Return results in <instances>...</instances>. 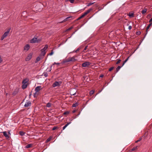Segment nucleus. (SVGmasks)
Returning a JSON list of instances; mask_svg holds the SVG:
<instances>
[{
  "mask_svg": "<svg viewBox=\"0 0 152 152\" xmlns=\"http://www.w3.org/2000/svg\"><path fill=\"white\" fill-rule=\"evenodd\" d=\"M31 103L30 101H27L26 102L24 105V106L25 107H28V106L31 105Z\"/></svg>",
  "mask_w": 152,
  "mask_h": 152,
  "instance_id": "obj_8",
  "label": "nucleus"
},
{
  "mask_svg": "<svg viewBox=\"0 0 152 152\" xmlns=\"http://www.w3.org/2000/svg\"><path fill=\"white\" fill-rule=\"evenodd\" d=\"M32 144H28L25 147L26 148H29L31 147Z\"/></svg>",
  "mask_w": 152,
  "mask_h": 152,
  "instance_id": "obj_20",
  "label": "nucleus"
},
{
  "mask_svg": "<svg viewBox=\"0 0 152 152\" xmlns=\"http://www.w3.org/2000/svg\"><path fill=\"white\" fill-rule=\"evenodd\" d=\"M80 113H79L76 116H74L73 117V119H75V118H76L78 116V115H80Z\"/></svg>",
  "mask_w": 152,
  "mask_h": 152,
  "instance_id": "obj_43",
  "label": "nucleus"
},
{
  "mask_svg": "<svg viewBox=\"0 0 152 152\" xmlns=\"http://www.w3.org/2000/svg\"><path fill=\"white\" fill-rule=\"evenodd\" d=\"M32 56V54L31 53H30L28 55L27 57L26 58V61H27L30 60Z\"/></svg>",
  "mask_w": 152,
  "mask_h": 152,
  "instance_id": "obj_6",
  "label": "nucleus"
},
{
  "mask_svg": "<svg viewBox=\"0 0 152 152\" xmlns=\"http://www.w3.org/2000/svg\"><path fill=\"white\" fill-rule=\"evenodd\" d=\"M31 92H32V91L31 92H30V94L29 95V96L30 97L32 95Z\"/></svg>",
  "mask_w": 152,
  "mask_h": 152,
  "instance_id": "obj_54",
  "label": "nucleus"
},
{
  "mask_svg": "<svg viewBox=\"0 0 152 152\" xmlns=\"http://www.w3.org/2000/svg\"><path fill=\"white\" fill-rule=\"evenodd\" d=\"M72 28H73V27H71L69 28H68V29H67L66 30V31H68L70 30L71 29H72Z\"/></svg>",
  "mask_w": 152,
  "mask_h": 152,
  "instance_id": "obj_38",
  "label": "nucleus"
},
{
  "mask_svg": "<svg viewBox=\"0 0 152 152\" xmlns=\"http://www.w3.org/2000/svg\"><path fill=\"white\" fill-rule=\"evenodd\" d=\"M37 41V38L35 37L33 38L31 40L30 42L31 43H36Z\"/></svg>",
  "mask_w": 152,
  "mask_h": 152,
  "instance_id": "obj_9",
  "label": "nucleus"
},
{
  "mask_svg": "<svg viewBox=\"0 0 152 152\" xmlns=\"http://www.w3.org/2000/svg\"><path fill=\"white\" fill-rule=\"evenodd\" d=\"M152 21V18H151V19L149 20V22L150 23H151Z\"/></svg>",
  "mask_w": 152,
  "mask_h": 152,
  "instance_id": "obj_53",
  "label": "nucleus"
},
{
  "mask_svg": "<svg viewBox=\"0 0 152 152\" xmlns=\"http://www.w3.org/2000/svg\"><path fill=\"white\" fill-rule=\"evenodd\" d=\"M61 83V82H59L57 81H55L54 83L53 84L52 86L53 87H55L56 86H60Z\"/></svg>",
  "mask_w": 152,
  "mask_h": 152,
  "instance_id": "obj_5",
  "label": "nucleus"
},
{
  "mask_svg": "<svg viewBox=\"0 0 152 152\" xmlns=\"http://www.w3.org/2000/svg\"><path fill=\"white\" fill-rule=\"evenodd\" d=\"M30 48V45L28 44H26L24 47V50L26 51L28 50Z\"/></svg>",
  "mask_w": 152,
  "mask_h": 152,
  "instance_id": "obj_10",
  "label": "nucleus"
},
{
  "mask_svg": "<svg viewBox=\"0 0 152 152\" xmlns=\"http://www.w3.org/2000/svg\"><path fill=\"white\" fill-rule=\"evenodd\" d=\"M48 45H46L42 49V51H45V50H47V49L48 48Z\"/></svg>",
  "mask_w": 152,
  "mask_h": 152,
  "instance_id": "obj_18",
  "label": "nucleus"
},
{
  "mask_svg": "<svg viewBox=\"0 0 152 152\" xmlns=\"http://www.w3.org/2000/svg\"><path fill=\"white\" fill-rule=\"evenodd\" d=\"M53 50H51V52L50 53L49 55L51 56V55H52L53 54Z\"/></svg>",
  "mask_w": 152,
  "mask_h": 152,
  "instance_id": "obj_41",
  "label": "nucleus"
},
{
  "mask_svg": "<svg viewBox=\"0 0 152 152\" xmlns=\"http://www.w3.org/2000/svg\"><path fill=\"white\" fill-rule=\"evenodd\" d=\"M141 140V138L140 139H139V140H137V141H135V142L136 143L140 141Z\"/></svg>",
  "mask_w": 152,
  "mask_h": 152,
  "instance_id": "obj_48",
  "label": "nucleus"
},
{
  "mask_svg": "<svg viewBox=\"0 0 152 152\" xmlns=\"http://www.w3.org/2000/svg\"><path fill=\"white\" fill-rule=\"evenodd\" d=\"M57 128V127L56 126H54L52 129V130H55V129H56Z\"/></svg>",
  "mask_w": 152,
  "mask_h": 152,
  "instance_id": "obj_44",
  "label": "nucleus"
},
{
  "mask_svg": "<svg viewBox=\"0 0 152 152\" xmlns=\"http://www.w3.org/2000/svg\"><path fill=\"white\" fill-rule=\"evenodd\" d=\"M41 41V39H37V41L36 43L39 42Z\"/></svg>",
  "mask_w": 152,
  "mask_h": 152,
  "instance_id": "obj_39",
  "label": "nucleus"
},
{
  "mask_svg": "<svg viewBox=\"0 0 152 152\" xmlns=\"http://www.w3.org/2000/svg\"><path fill=\"white\" fill-rule=\"evenodd\" d=\"M57 64V65H59L60 64V63H56V62H54L53 64V65H54V64Z\"/></svg>",
  "mask_w": 152,
  "mask_h": 152,
  "instance_id": "obj_45",
  "label": "nucleus"
},
{
  "mask_svg": "<svg viewBox=\"0 0 152 152\" xmlns=\"http://www.w3.org/2000/svg\"><path fill=\"white\" fill-rule=\"evenodd\" d=\"M152 24V23H150L148 26L147 27V28H146V34H145V35L144 36V38H145V36H146V35L147 34V33H148V29L149 28V27H150V26Z\"/></svg>",
  "mask_w": 152,
  "mask_h": 152,
  "instance_id": "obj_12",
  "label": "nucleus"
},
{
  "mask_svg": "<svg viewBox=\"0 0 152 152\" xmlns=\"http://www.w3.org/2000/svg\"><path fill=\"white\" fill-rule=\"evenodd\" d=\"M41 57H41V56H39L38 57H37L35 61V62L36 63H37L38 61H39L40 60Z\"/></svg>",
  "mask_w": 152,
  "mask_h": 152,
  "instance_id": "obj_15",
  "label": "nucleus"
},
{
  "mask_svg": "<svg viewBox=\"0 0 152 152\" xmlns=\"http://www.w3.org/2000/svg\"><path fill=\"white\" fill-rule=\"evenodd\" d=\"M69 113V112L68 111H66L65 112H64V113H63V114L64 115H66V114H68Z\"/></svg>",
  "mask_w": 152,
  "mask_h": 152,
  "instance_id": "obj_33",
  "label": "nucleus"
},
{
  "mask_svg": "<svg viewBox=\"0 0 152 152\" xmlns=\"http://www.w3.org/2000/svg\"><path fill=\"white\" fill-rule=\"evenodd\" d=\"M80 50V48H78L76 50L74 51V52L77 53V51H79Z\"/></svg>",
  "mask_w": 152,
  "mask_h": 152,
  "instance_id": "obj_37",
  "label": "nucleus"
},
{
  "mask_svg": "<svg viewBox=\"0 0 152 152\" xmlns=\"http://www.w3.org/2000/svg\"><path fill=\"white\" fill-rule=\"evenodd\" d=\"M146 11L147 9H145L142 11V13L143 14H144L146 12Z\"/></svg>",
  "mask_w": 152,
  "mask_h": 152,
  "instance_id": "obj_23",
  "label": "nucleus"
},
{
  "mask_svg": "<svg viewBox=\"0 0 152 152\" xmlns=\"http://www.w3.org/2000/svg\"><path fill=\"white\" fill-rule=\"evenodd\" d=\"M70 18V17H68L66 18L64 20V21H66L67 19L69 18Z\"/></svg>",
  "mask_w": 152,
  "mask_h": 152,
  "instance_id": "obj_42",
  "label": "nucleus"
},
{
  "mask_svg": "<svg viewBox=\"0 0 152 152\" xmlns=\"http://www.w3.org/2000/svg\"><path fill=\"white\" fill-rule=\"evenodd\" d=\"M51 138H52V137H50L49 138H48L47 139V140H46V142H49V141H50Z\"/></svg>",
  "mask_w": 152,
  "mask_h": 152,
  "instance_id": "obj_31",
  "label": "nucleus"
},
{
  "mask_svg": "<svg viewBox=\"0 0 152 152\" xmlns=\"http://www.w3.org/2000/svg\"><path fill=\"white\" fill-rule=\"evenodd\" d=\"M129 58V57H128L127 58H126L123 62V63L122 64V66L126 62V61L128 60Z\"/></svg>",
  "mask_w": 152,
  "mask_h": 152,
  "instance_id": "obj_22",
  "label": "nucleus"
},
{
  "mask_svg": "<svg viewBox=\"0 0 152 152\" xmlns=\"http://www.w3.org/2000/svg\"><path fill=\"white\" fill-rule=\"evenodd\" d=\"M104 88H102V89L101 90H100L99 91L98 93H100L102 91L103 89Z\"/></svg>",
  "mask_w": 152,
  "mask_h": 152,
  "instance_id": "obj_50",
  "label": "nucleus"
},
{
  "mask_svg": "<svg viewBox=\"0 0 152 152\" xmlns=\"http://www.w3.org/2000/svg\"><path fill=\"white\" fill-rule=\"evenodd\" d=\"M10 30V29H9L7 31L5 32L4 34L2 36L1 40H2L4 38H6L8 35Z\"/></svg>",
  "mask_w": 152,
  "mask_h": 152,
  "instance_id": "obj_2",
  "label": "nucleus"
},
{
  "mask_svg": "<svg viewBox=\"0 0 152 152\" xmlns=\"http://www.w3.org/2000/svg\"><path fill=\"white\" fill-rule=\"evenodd\" d=\"M121 66H118V67L116 68V73L117 72L119 71V70L121 69Z\"/></svg>",
  "mask_w": 152,
  "mask_h": 152,
  "instance_id": "obj_21",
  "label": "nucleus"
},
{
  "mask_svg": "<svg viewBox=\"0 0 152 152\" xmlns=\"http://www.w3.org/2000/svg\"><path fill=\"white\" fill-rule=\"evenodd\" d=\"M71 123V122H69L67 123L63 127V130H64L68 126L69 124Z\"/></svg>",
  "mask_w": 152,
  "mask_h": 152,
  "instance_id": "obj_16",
  "label": "nucleus"
},
{
  "mask_svg": "<svg viewBox=\"0 0 152 152\" xmlns=\"http://www.w3.org/2000/svg\"><path fill=\"white\" fill-rule=\"evenodd\" d=\"M42 89V88H41V86H38L35 89V93L34 94V96H36V94H37L38 95V94H37V92Z\"/></svg>",
  "mask_w": 152,
  "mask_h": 152,
  "instance_id": "obj_3",
  "label": "nucleus"
},
{
  "mask_svg": "<svg viewBox=\"0 0 152 152\" xmlns=\"http://www.w3.org/2000/svg\"><path fill=\"white\" fill-rule=\"evenodd\" d=\"M8 134L10 135H11V133H10V131H9L8 132Z\"/></svg>",
  "mask_w": 152,
  "mask_h": 152,
  "instance_id": "obj_56",
  "label": "nucleus"
},
{
  "mask_svg": "<svg viewBox=\"0 0 152 152\" xmlns=\"http://www.w3.org/2000/svg\"><path fill=\"white\" fill-rule=\"evenodd\" d=\"M70 62V61L69 58H67V59L64 60L63 61V63H66L67 62Z\"/></svg>",
  "mask_w": 152,
  "mask_h": 152,
  "instance_id": "obj_14",
  "label": "nucleus"
},
{
  "mask_svg": "<svg viewBox=\"0 0 152 152\" xmlns=\"http://www.w3.org/2000/svg\"><path fill=\"white\" fill-rule=\"evenodd\" d=\"M78 105V103H74L72 104V107H76Z\"/></svg>",
  "mask_w": 152,
  "mask_h": 152,
  "instance_id": "obj_27",
  "label": "nucleus"
},
{
  "mask_svg": "<svg viewBox=\"0 0 152 152\" xmlns=\"http://www.w3.org/2000/svg\"><path fill=\"white\" fill-rule=\"evenodd\" d=\"M28 81V80L27 79H24L22 81L23 84H27V83Z\"/></svg>",
  "mask_w": 152,
  "mask_h": 152,
  "instance_id": "obj_17",
  "label": "nucleus"
},
{
  "mask_svg": "<svg viewBox=\"0 0 152 152\" xmlns=\"http://www.w3.org/2000/svg\"><path fill=\"white\" fill-rule=\"evenodd\" d=\"M75 56H73L72 57H69L70 61H75L76 60V59H75Z\"/></svg>",
  "mask_w": 152,
  "mask_h": 152,
  "instance_id": "obj_11",
  "label": "nucleus"
},
{
  "mask_svg": "<svg viewBox=\"0 0 152 152\" xmlns=\"http://www.w3.org/2000/svg\"><path fill=\"white\" fill-rule=\"evenodd\" d=\"M94 91H93V90H91V91H90V93H89L90 95L91 96L94 93Z\"/></svg>",
  "mask_w": 152,
  "mask_h": 152,
  "instance_id": "obj_28",
  "label": "nucleus"
},
{
  "mask_svg": "<svg viewBox=\"0 0 152 152\" xmlns=\"http://www.w3.org/2000/svg\"><path fill=\"white\" fill-rule=\"evenodd\" d=\"M76 91H75V92L74 93H73V92H72V91H71L70 92V94L71 95H75L76 94Z\"/></svg>",
  "mask_w": 152,
  "mask_h": 152,
  "instance_id": "obj_30",
  "label": "nucleus"
},
{
  "mask_svg": "<svg viewBox=\"0 0 152 152\" xmlns=\"http://www.w3.org/2000/svg\"><path fill=\"white\" fill-rule=\"evenodd\" d=\"M41 53L39 56L41 57L44 56L46 54V52L44 51H42V50H41Z\"/></svg>",
  "mask_w": 152,
  "mask_h": 152,
  "instance_id": "obj_13",
  "label": "nucleus"
},
{
  "mask_svg": "<svg viewBox=\"0 0 152 152\" xmlns=\"http://www.w3.org/2000/svg\"><path fill=\"white\" fill-rule=\"evenodd\" d=\"M43 75L46 77L48 76V74L46 72H44L43 74Z\"/></svg>",
  "mask_w": 152,
  "mask_h": 152,
  "instance_id": "obj_25",
  "label": "nucleus"
},
{
  "mask_svg": "<svg viewBox=\"0 0 152 152\" xmlns=\"http://www.w3.org/2000/svg\"><path fill=\"white\" fill-rule=\"evenodd\" d=\"M121 61V60L120 59H118V61L116 63V64H118Z\"/></svg>",
  "mask_w": 152,
  "mask_h": 152,
  "instance_id": "obj_34",
  "label": "nucleus"
},
{
  "mask_svg": "<svg viewBox=\"0 0 152 152\" xmlns=\"http://www.w3.org/2000/svg\"><path fill=\"white\" fill-rule=\"evenodd\" d=\"M94 3H91V2H90L87 5V6H89L92 4H93Z\"/></svg>",
  "mask_w": 152,
  "mask_h": 152,
  "instance_id": "obj_32",
  "label": "nucleus"
},
{
  "mask_svg": "<svg viewBox=\"0 0 152 152\" xmlns=\"http://www.w3.org/2000/svg\"><path fill=\"white\" fill-rule=\"evenodd\" d=\"M91 64V63L88 61H86L82 64V66L83 67H88Z\"/></svg>",
  "mask_w": 152,
  "mask_h": 152,
  "instance_id": "obj_4",
  "label": "nucleus"
},
{
  "mask_svg": "<svg viewBox=\"0 0 152 152\" xmlns=\"http://www.w3.org/2000/svg\"><path fill=\"white\" fill-rule=\"evenodd\" d=\"M114 67H110L109 69V71H111L113 69H114Z\"/></svg>",
  "mask_w": 152,
  "mask_h": 152,
  "instance_id": "obj_36",
  "label": "nucleus"
},
{
  "mask_svg": "<svg viewBox=\"0 0 152 152\" xmlns=\"http://www.w3.org/2000/svg\"><path fill=\"white\" fill-rule=\"evenodd\" d=\"M132 28V27L131 26H129L128 28L129 30H131Z\"/></svg>",
  "mask_w": 152,
  "mask_h": 152,
  "instance_id": "obj_52",
  "label": "nucleus"
},
{
  "mask_svg": "<svg viewBox=\"0 0 152 152\" xmlns=\"http://www.w3.org/2000/svg\"><path fill=\"white\" fill-rule=\"evenodd\" d=\"M75 112H76V110H73V111H72V113H75Z\"/></svg>",
  "mask_w": 152,
  "mask_h": 152,
  "instance_id": "obj_55",
  "label": "nucleus"
},
{
  "mask_svg": "<svg viewBox=\"0 0 152 152\" xmlns=\"http://www.w3.org/2000/svg\"><path fill=\"white\" fill-rule=\"evenodd\" d=\"M4 135L5 137L7 139H9L10 138V136L8 135L6 131H4L2 132Z\"/></svg>",
  "mask_w": 152,
  "mask_h": 152,
  "instance_id": "obj_7",
  "label": "nucleus"
},
{
  "mask_svg": "<svg viewBox=\"0 0 152 152\" xmlns=\"http://www.w3.org/2000/svg\"><path fill=\"white\" fill-rule=\"evenodd\" d=\"M51 106V104L50 103L48 102L47 104L46 107H50Z\"/></svg>",
  "mask_w": 152,
  "mask_h": 152,
  "instance_id": "obj_26",
  "label": "nucleus"
},
{
  "mask_svg": "<svg viewBox=\"0 0 152 152\" xmlns=\"http://www.w3.org/2000/svg\"><path fill=\"white\" fill-rule=\"evenodd\" d=\"M19 134L21 136H23L25 134V133L23 131H20L19 132Z\"/></svg>",
  "mask_w": 152,
  "mask_h": 152,
  "instance_id": "obj_24",
  "label": "nucleus"
},
{
  "mask_svg": "<svg viewBox=\"0 0 152 152\" xmlns=\"http://www.w3.org/2000/svg\"><path fill=\"white\" fill-rule=\"evenodd\" d=\"M137 146H136V147H134L131 149V151H133L136 150L137 148Z\"/></svg>",
  "mask_w": 152,
  "mask_h": 152,
  "instance_id": "obj_29",
  "label": "nucleus"
},
{
  "mask_svg": "<svg viewBox=\"0 0 152 152\" xmlns=\"http://www.w3.org/2000/svg\"><path fill=\"white\" fill-rule=\"evenodd\" d=\"M27 86V84H23V85L22 86V88L23 89H25L26 88Z\"/></svg>",
  "mask_w": 152,
  "mask_h": 152,
  "instance_id": "obj_19",
  "label": "nucleus"
},
{
  "mask_svg": "<svg viewBox=\"0 0 152 152\" xmlns=\"http://www.w3.org/2000/svg\"><path fill=\"white\" fill-rule=\"evenodd\" d=\"M2 61V60L1 58V56H0V63H1Z\"/></svg>",
  "mask_w": 152,
  "mask_h": 152,
  "instance_id": "obj_49",
  "label": "nucleus"
},
{
  "mask_svg": "<svg viewBox=\"0 0 152 152\" xmlns=\"http://www.w3.org/2000/svg\"><path fill=\"white\" fill-rule=\"evenodd\" d=\"M100 77H103V75H100Z\"/></svg>",
  "mask_w": 152,
  "mask_h": 152,
  "instance_id": "obj_57",
  "label": "nucleus"
},
{
  "mask_svg": "<svg viewBox=\"0 0 152 152\" xmlns=\"http://www.w3.org/2000/svg\"><path fill=\"white\" fill-rule=\"evenodd\" d=\"M141 34V32L140 31L136 32V34L137 35H139Z\"/></svg>",
  "mask_w": 152,
  "mask_h": 152,
  "instance_id": "obj_35",
  "label": "nucleus"
},
{
  "mask_svg": "<svg viewBox=\"0 0 152 152\" xmlns=\"http://www.w3.org/2000/svg\"><path fill=\"white\" fill-rule=\"evenodd\" d=\"M87 47H88V46H86L85 47V48H84L83 51H84L85 50H86V49L87 48Z\"/></svg>",
  "mask_w": 152,
  "mask_h": 152,
  "instance_id": "obj_46",
  "label": "nucleus"
},
{
  "mask_svg": "<svg viewBox=\"0 0 152 152\" xmlns=\"http://www.w3.org/2000/svg\"><path fill=\"white\" fill-rule=\"evenodd\" d=\"M68 1H69L70 3H73L74 2V0H67Z\"/></svg>",
  "mask_w": 152,
  "mask_h": 152,
  "instance_id": "obj_40",
  "label": "nucleus"
},
{
  "mask_svg": "<svg viewBox=\"0 0 152 152\" xmlns=\"http://www.w3.org/2000/svg\"><path fill=\"white\" fill-rule=\"evenodd\" d=\"M129 16L130 17H133V14L132 13L131 14L129 15Z\"/></svg>",
  "mask_w": 152,
  "mask_h": 152,
  "instance_id": "obj_51",
  "label": "nucleus"
},
{
  "mask_svg": "<svg viewBox=\"0 0 152 152\" xmlns=\"http://www.w3.org/2000/svg\"><path fill=\"white\" fill-rule=\"evenodd\" d=\"M52 66H53V65H52L50 67V69L49 70V72H50L51 70L52 69Z\"/></svg>",
  "mask_w": 152,
  "mask_h": 152,
  "instance_id": "obj_47",
  "label": "nucleus"
},
{
  "mask_svg": "<svg viewBox=\"0 0 152 152\" xmlns=\"http://www.w3.org/2000/svg\"><path fill=\"white\" fill-rule=\"evenodd\" d=\"M92 10V8H90L87 10L86 12L82 14L80 17H79L78 20H79L81 18H83L85 16H86V15L88 14V13H89L90 11Z\"/></svg>",
  "mask_w": 152,
  "mask_h": 152,
  "instance_id": "obj_1",
  "label": "nucleus"
}]
</instances>
